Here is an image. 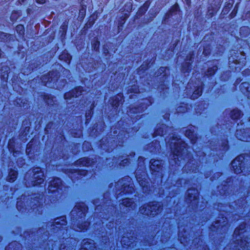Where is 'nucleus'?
<instances>
[{
  "mask_svg": "<svg viewBox=\"0 0 250 250\" xmlns=\"http://www.w3.org/2000/svg\"><path fill=\"white\" fill-rule=\"evenodd\" d=\"M128 159H125L123 161V163H127L128 162Z\"/></svg>",
  "mask_w": 250,
  "mask_h": 250,
  "instance_id": "obj_36",
  "label": "nucleus"
},
{
  "mask_svg": "<svg viewBox=\"0 0 250 250\" xmlns=\"http://www.w3.org/2000/svg\"><path fill=\"white\" fill-rule=\"evenodd\" d=\"M83 147L85 146H88L89 148L91 146L90 145L89 143L88 142H85L83 144Z\"/></svg>",
  "mask_w": 250,
  "mask_h": 250,
  "instance_id": "obj_31",
  "label": "nucleus"
},
{
  "mask_svg": "<svg viewBox=\"0 0 250 250\" xmlns=\"http://www.w3.org/2000/svg\"><path fill=\"white\" fill-rule=\"evenodd\" d=\"M17 171L14 170H12L9 173V175L7 177V180L10 182H13L16 180V179L17 178Z\"/></svg>",
  "mask_w": 250,
  "mask_h": 250,
  "instance_id": "obj_10",
  "label": "nucleus"
},
{
  "mask_svg": "<svg viewBox=\"0 0 250 250\" xmlns=\"http://www.w3.org/2000/svg\"><path fill=\"white\" fill-rule=\"evenodd\" d=\"M123 180H121V181H119L118 182V185H119V184H120L121 185V184H122V183H123Z\"/></svg>",
  "mask_w": 250,
  "mask_h": 250,
  "instance_id": "obj_39",
  "label": "nucleus"
},
{
  "mask_svg": "<svg viewBox=\"0 0 250 250\" xmlns=\"http://www.w3.org/2000/svg\"><path fill=\"white\" fill-rule=\"evenodd\" d=\"M52 73H49L48 75L43 76L42 78V80L43 83H45V85H47V83L49 81L50 82L51 81H53V78H52Z\"/></svg>",
  "mask_w": 250,
  "mask_h": 250,
  "instance_id": "obj_11",
  "label": "nucleus"
},
{
  "mask_svg": "<svg viewBox=\"0 0 250 250\" xmlns=\"http://www.w3.org/2000/svg\"><path fill=\"white\" fill-rule=\"evenodd\" d=\"M64 250V248H62V246H61V250ZM73 250V248H71V250L70 249V250Z\"/></svg>",
  "mask_w": 250,
  "mask_h": 250,
  "instance_id": "obj_38",
  "label": "nucleus"
},
{
  "mask_svg": "<svg viewBox=\"0 0 250 250\" xmlns=\"http://www.w3.org/2000/svg\"><path fill=\"white\" fill-rule=\"evenodd\" d=\"M77 209H80L79 211V212H80L81 215L85 216V212L86 211V208L84 207V206L83 204H82V205H76L75 207L74 208V209L72 211V214H74L75 212L76 211Z\"/></svg>",
  "mask_w": 250,
  "mask_h": 250,
  "instance_id": "obj_9",
  "label": "nucleus"
},
{
  "mask_svg": "<svg viewBox=\"0 0 250 250\" xmlns=\"http://www.w3.org/2000/svg\"><path fill=\"white\" fill-rule=\"evenodd\" d=\"M77 164H80V165H83V166H86V167H88L90 165L89 164V162H88V159L86 158H83L79 159L77 162Z\"/></svg>",
  "mask_w": 250,
  "mask_h": 250,
  "instance_id": "obj_13",
  "label": "nucleus"
},
{
  "mask_svg": "<svg viewBox=\"0 0 250 250\" xmlns=\"http://www.w3.org/2000/svg\"><path fill=\"white\" fill-rule=\"evenodd\" d=\"M17 32L21 35H22L24 33V28L21 24H19L16 26Z\"/></svg>",
  "mask_w": 250,
  "mask_h": 250,
  "instance_id": "obj_17",
  "label": "nucleus"
},
{
  "mask_svg": "<svg viewBox=\"0 0 250 250\" xmlns=\"http://www.w3.org/2000/svg\"><path fill=\"white\" fill-rule=\"evenodd\" d=\"M81 89L82 88L81 87H79L78 88H76L74 91H73L71 93H65L64 95L65 99H67L70 95H72L73 97H78L81 94Z\"/></svg>",
  "mask_w": 250,
  "mask_h": 250,
  "instance_id": "obj_8",
  "label": "nucleus"
},
{
  "mask_svg": "<svg viewBox=\"0 0 250 250\" xmlns=\"http://www.w3.org/2000/svg\"><path fill=\"white\" fill-rule=\"evenodd\" d=\"M148 6V4L147 2L145 3L144 5V6L141 8L139 10V12H141V11L144 10V11H146V9Z\"/></svg>",
  "mask_w": 250,
  "mask_h": 250,
  "instance_id": "obj_28",
  "label": "nucleus"
},
{
  "mask_svg": "<svg viewBox=\"0 0 250 250\" xmlns=\"http://www.w3.org/2000/svg\"><path fill=\"white\" fill-rule=\"evenodd\" d=\"M243 160V156L242 155H240L237 156L235 159L233 160V161L231 163V166L233 169L234 173L236 174H239L242 171V165Z\"/></svg>",
  "mask_w": 250,
  "mask_h": 250,
  "instance_id": "obj_3",
  "label": "nucleus"
},
{
  "mask_svg": "<svg viewBox=\"0 0 250 250\" xmlns=\"http://www.w3.org/2000/svg\"><path fill=\"white\" fill-rule=\"evenodd\" d=\"M175 156H174V159L176 161V159H177L178 160H179V157H178V155L179 154H175Z\"/></svg>",
  "mask_w": 250,
  "mask_h": 250,
  "instance_id": "obj_33",
  "label": "nucleus"
},
{
  "mask_svg": "<svg viewBox=\"0 0 250 250\" xmlns=\"http://www.w3.org/2000/svg\"><path fill=\"white\" fill-rule=\"evenodd\" d=\"M240 243H241L240 247L241 248L244 247V249H245L246 248H247V249L249 248V246L248 245H247L248 242L246 241V240H245L244 242L242 240H241Z\"/></svg>",
  "mask_w": 250,
  "mask_h": 250,
  "instance_id": "obj_25",
  "label": "nucleus"
},
{
  "mask_svg": "<svg viewBox=\"0 0 250 250\" xmlns=\"http://www.w3.org/2000/svg\"><path fill=\"white\" fill-rule=\"evenodd\" d=\"M172 144H174V145L176 144L175 142H171V144H170V146Z\"/></svg>",
  "mask_w": 250,
  "mask_h": 250,
  "instance_id": "obj_42",
  "label": "nucleus"
},
{
  "mask_svg": "<svg viewBox=\"0 0 250 250\" xmlns=\"http://www.w3.org/2000/svg\"><path fill=\"white\" fill-rule=\"evenodd\" d=\"M216 66H213L212 68H209L207 72V75L209 76L213 75L215 73V71L216 70Z\"/></svg>",
  "mask_w": 250,
  "mask_h": 250,
  "instance_id": "obj_21",
  "label": "nucleus"
},
{
  "mask_svg": "<svg viewBox=\"0 0 250 250\" xmlns=\"http://www.w3.org/2000/svg\"><path fill=\"white\" fill-rule=\"evenodd\" d=\"M55 223L56 225H65L66 222L65 221V218L64 217H62L60 218H57L55 221Z\"/></svg>",
  "mask_w": 250,
  "mask_h": 250,
  "instance_id": "obj_14",
  "label": "nucleus"
},
{
  "mask_svg": "<svg viewBox=\"0 0 250 250\" xmlns=\"http://www.w3.org/2000/svg\"><path fill=\"white\" fill-rule=\"evenodd\" d=\"M113 105H114L116 107H117L118 105H119V104L117 102H116V103H111Z\"/></svg>",
  "mask_w": 250,
  "mask_h": 250,
  "instance_id": "obj_34",
  "label": "nucleus"
},
{
  "mask_svg": "<svg viewBox=\"0 0 250 250\" xmlns=\"http://www.w3.org/2000/svg\"><path fill=\"white\" fill-rule=\"evenodd\" d=\"M66 55H67V60L65 61V62L67 63H69L70 61V58L69 55H67V54H66Z\"/></svg>",
  "mask_w": 250,
  "mask_h": 250,
  "instance_id": "obj_32",
  "label": "nucleus"
},
{
  "mask_svg": "<svg viewBox=\"0 0 250 250\" xmlns=\"http://www.w3.org/2000/svg\"><path fill=\"white\" fill-rule=\"evenodd\" d=\"M189 171H192V172H193L194 170V169H190Z\"/></svg>",
  "mask_w": 250,
  "mask_h": 250,
  "instance_id": "obj_43",
  "label": "nucleus"
},
{
  "mask_svg": "<svg viewBox=\"0 0 250 250\" xmlns=\"http://www.w3.org/2000/svg\"><path fill=\"white\" fill-rule=\"evenodd\" d=\"M123 204L126 207H130L132 205L134 207L135 205H133L132 200L130 199L126 198L123 201Z\"/></svg>",
  "mask_w": 250,
  "mask_h": 250,
  "instance_id": "obj_16",
  "label": "nucleus"
},
{
  "mask_svg": "<svg viewBox=\"0 0 250 250\" xmlns=\"http://www.w3.org/2000/svg\"><path fill=\"white\" fill-rule=\"evenodd\" d=\"M89 225V223L85 222L83 225H81L79 226H77V228L74 227V229H76L77 231H81L83 229H86Z\"/></svg>",
  "mask_w": 250,
  "mask_h": 250,
  "instance_id": "obj_15",
  "label": "nucleus"
},
{
  "mask_svg": "<svg viewBox=\"0 0 250 250\" xmlns=\"http://www.w3.org/2000/svg\"><path fill=\"white\" fill-rule=\"evenodd\" d=\"M30 145L29 144L28 145V146H27V148L26 149V152H29V147H30Z\"/></svg>",
  "mask_w": 250,
  "mask_h": 250,
  "instance_id": "obj_37",
  "label": "nucleus"
},
{
  "mask_svg": "<svg viewBox=\"0 0 250 250\" xmlns=\"http://www.w3.org/2000/svg\"><path fill=\"white\" fill-rule=\"evenodd\" d=\"M123 186H124V191H125L126 192H132L133 190L132 187H130L129 186H126L124 184L123 185Z\"/></svg>",
  "mask_w": 250,
  "mask_h": 250,
  "instance_id": "obj_23",
  "label": "nucleus"
},
{
  "mask_svg": "<svg viewBox=\"0 0 250 250\" xmlns=\"http://www.w3.org/2000/svg\"><path fill=\"white\" fill-rule=\"evenodd\" d=\"M48 104H51L49 102V101H47Z\"/></svg>",
  "mask_w": 250,
  "mask_h": 250,
  "instance_id": "obj_44",
  "label": "nucleus"
},
{
  "mask_svg": "<svg viewBox=\"0 0 250 250\" xmlns=\"http://www.w3.org/2000/svg\"><path fill=\"white\" fill-rule=\"evenodd\" d=\"M97 42V43L95 44V46L94 47V49H96V45H99V42Z\"/></svg>",
  "mask_w": 250,
  "mask_h": 250,
  "instance_id": "obj_41",
  "label": "nucleus"
},
{
  "mask_svg": "<svg viewBox=\"0 0 250 250\" xmlns=\"http://www.w3.org/2000/svg\"><path fill=\"white\" fill-rule=\"evenodd\" d=\"M6 36L7 35L5 33L0 32V39H1V40H5Z\"/></svg>",
  "mask_w": 250,
  "mask_h": 250,
  "instance_id": "obj_27",
  "label": "nucleus"
},
{
  "mask_svg": "<svg viewBox=\"0 0 250 250\" xmlns=\"http://www.w3.org/2000/svg\"><path fill=\"white\" fill-rule=\"evenodd\" d=\"M188 200L190 201H194L195 203L198 196V191L195 189H189L187 191Z\"/></svg>",
  "mask_w": 250,
  "mask_h": 250,
  "instance_id": "obj_6",
  "label": "nucleus"
},
{
  "mask_svg": "<svg viewBox=\"0 0 250 250\" xmlns=\"http://www.w3.org/2000/svg\"><path fill=\"white\" fill-rule=\"evenodd\" d=\"M188 0H187V3H188Z\"/></svg>",
  "mask_w": 250,
  "mask_h": 250,
  "instance_id": "obj_45",
  "label": "nucleus"
},
{
  "mask_svg": "<svg viewBox=\"0 0 250 250\" xmlns=\"http://www.w3.org/2000/svg\"><path fill=\"white\" fill-rule=\"evenodd\" d=\"M64 55L62 54V55H60L59 57V59L61 60H62L63 58Z\"/></svg>",
  "mask_w": 250,
  "mask_h": 250,
  "instance_id": "obj_35",
  "label": "nucleus"
},
{
  "mask_svg": "<svg viewBox=\"0 0 250 250\" xmlns=\"http://www.w3.org/2000/svg\"><path fill=\"white\" fill-rule=\"evenodd\" d=\"M62 184V181L59 178H55L51 182L50 185L49 186V190L54 192L60 188Z\"/></svg>",
  "mask_w": 250,
  "mask_h": 250,
  "instance_id": "obj_5",
  "label": "nucleus"
},
{
  "mask_svg": "<svg viewBox=\"0 0 250 250\" xmlns=\"http://www.w3.org/2000/svg\"><path fill=\"white\" fill-rule=\"evenodd\" d=\"M136 178L140 186L144 188L147 187L146 184H147V183H146L145 181L141 180V178L139 177L137 174L136 175Z\"/></svg>",
  "mask_w": 250,
  "mask_h": 250,
  "instance_id": "obj_19",
  "label": "nucleus"
},
{
  "mask_svg": "<svg viewBox=\"0 0 250 250\" xmlns=\"http://www.w3.org/2000/svg\"><path fill=\"white\" fill-rule=\"evenodd\" d=\"M36 2L38 3L42 4L45 3V0H36Z\"/></svg>",
  "mask_w": 250,
  "mask_h": 250,
  "instance_id": "obj_30",
  "label": "nucleus"
},
{
  "mask_svg": "<svg viewBox=\"0 0 250 250\" xmlns=\"http://www.w3.org/2000/svg\"><path fill=\"white\" fill-rule=\"evenodd\" d=\"M179 229H180V230H179V237L180 238V241H181V243H183L184 242L182 241H183L182 237H183V238L184 239L185 236L182 233V229L184 230L185 228L183 229L182 227H179Z\"/></svg>",
  "mask_w": 250,
  "mask_h": 250,
  "instance_id": "obj_22",
  "label": "nucleus"
},
{
  "mask_svg": "<svg viewBox=\"0 0 250 250\" xmlns=\"http://www.w3.org/2000/svg\"><path fill=\"white\" fill-rule=\"evenodd\" d=\"M150 163V168L151 171L159 172L161 169L162 162L161 161L151 159Z\"/></svg>",
  "mask_w": 250,
  "mask_h": 250,
  "instance_id": "obj_4",
  "label": "nucleus"
},
{
  "mask_svg": "<svg viewBox=\"0 0 250 250\" xmlns=\"http://www.w3.org/2000/svg\"><path fill=\"white\" fill-rule=\"evenodd\" d=\"M92 241L88 240H83V248L82 250H95L96 249L94 244L92 243Z\"/></svg>",
  "mask_w": 250,
  "mask_h": 250,
  "instance_id": "obj_7",
  "label": "nucleus"
},
{
  "mask_svg": "<svg viewBox=\"0 0 250 250\" xmlns=\"http://www.w3.org/2000/svg\"><path fill=\"white\" fill-rule=\"evenodd\" d=\"M190 165V163H188L186 165L185 168H186L187 167H189V165Z\"/></svg>",
  "mask_w": 250,
  "mask_h": 250,
  "instance_id": "obj_40",
  "label": "nucleus"
},
{
  "mask_svg": "<svg viewBox=\"0 0 250 250\" xmlns=\"http://www.w3.org/2000/svg\"><path fill=\"white\" fill-rule=\"evenodd\" d=\"M119 96L120 97L121 99L122 98L121 96L120 95Z\"/></svg>",
  "mask_w": 250,
  "mask_h": 250,
  "instance_id": "obj_46",
  "label": "nucleus"
},
{
  "mask_svg": "<svg viewBox=\"0 0 250 250\" xmlns=\"http://www.w3.org/2000/svg\"><path fill=\"white\" fill-rule=\"evenodd\" d=\"M178 9V5H174L171 9V12H173L174 11H177Z\"/></svg>",
  "mask_w": 250,
  "mask_h": 250,
  "instance_id": "obj_29",
  "label": "nucleus"
},
{
  "mask_svg": "<svg viewBox=\"0 0 250 250\" xmlns=\"http://www.w3.org/2000/svg\"><path fill=\"white\" fill-rule=\"evenodd\" d=\"M34 180L33 181L34 186L40 185L44 182V174L39 167H36L33 170Z\"/></svg>",
  "mask_w": 250,
  "mask_h": 250,
  "instance_id": "obj_2",
  "label": "nucleus"
},
{
  "mask_svg": "<svg viewBox=\"0 0 250 250\" xmlns=\"http://www.w3.org/2000/svg\"><path fill=\"white\" fill-rule=\"evenodd\" d=\"M128 239V238L125 236H124L123 237V239H122L121 240V242L122 244L125 245H127L129 247H131V244H132V243H127V244H126L125 243V242Z\"/></svg>",
  "mask_w": 250,
  "mask_h": 250,
  "instance_id": "obj_24",
  "label": "nucleus"
},
{
  "mask_svg": "<svg viewBox=\"0 0 250 250\" xmlns=\"http://www.w3.org/2000/svg\"><path fill=\"white\" fill-rule=\"evenodd\" d=\"M186 135L191 140L193 144L195 143L196 142L193 139V134L190 132V131H187L186 133Z\"/></svg>",
  "mask_w": 250,
  "mask_h": 250,
  "instance_id": "obj_20",
  "label": "nucleus"
},
{
  "mask_svg": "<svg viewBox=\"0 0 250 250\" xmlns=\"http://www.w3.org/2000/svg\"><path fill=\"white\" fill-rule=\"evenodd\" d=\"M202 90L201 88H198L197 89L195 90L192 95L193 99L197 98L199 96L201 95Z\"/></svg>",
  "mask_w": 250,
  "mask_h": 250,
  "instance_id": "obj_18",
  "label": "nucleus"
},
{
  "mask_svg": "<svg viewBox=\"0 0 250 250\" xmlns=\"http://www.w3.org/2000/svg\"><path fill=\"white\" fill-rule=\"evenodd\" d=\"M244 229V228H236L234 231V234L236 235H239L240 233H242V231H240V229L241 231Z\"/></svg>",
  "mask_w": 250,
  "mask_h": 250,
  "instance_id": "obj_26",
  "label": "nucleus"
},
{
  "mask_svg": "<svg viewBox=\"0 0 250 250\" xmlns=\"http://www.w3.org/2000/svg\"><path fill=\"white\" fill-rule=\"evenodd\" d=\"M241 115L240 111L238 109L233 110L231 111L230 116L233 119H236L239 118Z\"/></svg>",
  "mask_w": 250,
  "mask_h": 250,
  "instance_id": "obj_12",
  "label": "nucleus"
},
{
  "mask_svg": "<svg viewBox=\"0 0 250 250\" xmlns=\"http://www.w3.org/2000/svg\"><path fill=\"white\" fill-rule=\"evenodd\" d=\"M160 205L158 203H151L147 205H144L140 208L141 214L147 216H153L158 214L161 210Z\"/></svg>",
  "mask_w": 250,
  "mask_h": 250,
  "instance_id": "obj_1",
  "label": "nucleus"
}]
</instances>
